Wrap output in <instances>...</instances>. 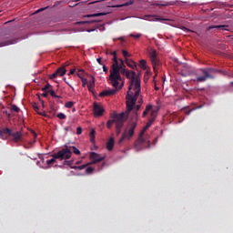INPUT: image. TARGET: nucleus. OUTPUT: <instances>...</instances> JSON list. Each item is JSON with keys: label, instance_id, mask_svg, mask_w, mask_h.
Wrapping results in <instances>:
<instances>
[{"label": "nucleus", "instance_id": "nucleus-1", "mask_svg": "<svg viewBox=\"0 0 233 233\" xmlns=\"http://www.w3.org/2000/svg\"><path fill=\"white\" fill-rule=\"evenodd\" d=\"M121 74L129 79L128 91L127 95L126 96V105L127 112H130L134 105H136V102L139 97V94H141V78L137 76L135 71H130L128 69H122Z\"/></svg>", "mask_w": 233, "mask_h": 233}, {"label": "nucleus", "instance_id": "nucleus-2", "mask_svg": "<svg viewBox=\"0 0 233 233\" xmlns=\"http://www.w3.org/2000/svg\"><path fill=\"white\" fill-rule=\"evenodd\" d=\"M114 125H116V134L119 136V134H121V128H123L125 125V113H115L112 119H109L106 123L107 128H112Z\"/></svg>", "mask_w": 233, "mask_h": 233}, {"label": "nucleus", "instance_id": "nucleus-3", "mask_svg": "<svg viewBox=\"0 0 233 233\" xmlns=\"http://www.w3.org/2000/svg\"><path fill=\"white\" fill-rule=\"evenodd\" d=\"M109 80L112 86L117 87L119 81H121V74H119V62L117 56L113 57L112 70L110 71Z\"/></svg>", "mask_w": 233, "mask_h": 233}, {"label": "nucleus", "instance_id": "nucleus-4", "mask_svg": "<svg viewBox=\"0 0 233 233\" xmlns=\"http://www.w3.org/2000/svg\"><path fill=\"white\" fill-rule=\"evenodd\" d=\"M210 72H218V70L212 67L199 69L197 73L198 77L193 79L194 83H205L207 79H214V76L210 75Z\"/></svg>", "mask_w": 233, "mask_h": 233}, {"label": "nucleus", "instance_id": "nucleus-5", "mask_svg": "<svg viewBox=\"0 0 233 233\" xmlns=\"http://www.w3.org/2000/svg\"><path fill=\"white\" fill-rule=\"evenodd\" d=\"M136 127H137V122H131L125 127L124 132L122 133V137L118 140V145H121L123 141H129V139L134 137Z\"/></svg>", "mask_w": 233, "mask_h": 233}, {"label": "nucleus", "instance_id": "nucleus-6", "mask_svg": "<svg viewBox=\"0 0 233 233\" xmlns=\"http://www.w3.org/2000/svg\"><path fill=\"white\" fill-rule=\"evenodd\" d=\"M52 157H55V159H60V161L65 159V165H68L69 162L67 160L72 157V151L68 145H65V147L57 153L53 154Z\"/></svg>", "mask_w": 233, "mask_h": 233}, {"label": "nucleus", "instance_id": "nucleus-7", "mask_svg": "<svg viewBox=\"0 0 233 233\" xmlns=\"http://www.w3.org/2000/svg\"><path fill=\"white\" fill-rule=\"evenodd\" d=\"M156 117H157V110H151L150 113V118L148 119L147 123L146 124V127H144L143 130L140 132L139 134V141H141V143H143V136H145V132H147V130H148V128H150L153 125V123L156 121Z\"/></svg>", "mask_w": 233, "mask_h": 233}, {"label": "nucleus", "instance_id": "nucleus-8", "mask_svg": "<svg viewBox=\"0 0 233 233\" xmlns=\"http://www.w3.org/2000/svg\"><path fill=\"white\" fill-rule=\"evenodd\" d=\"M149 59L152 63V66L154 69V73H155V76L154 79H156V77L157 76V66H159V65H161V63L159 62V58H157V51H156V49H153L151 52H149Z\"/></svg>", "mask_w": 233, "mask_h": 233}, {"label": "nucleus", "instance_id": "nucleus-9", "mask_svg": "<svg viewBox=\"0 0 233 233\" xmlns=\"http://www.w3.org/2000/svg\"><path fill=\"white\" fill-rule=\"evenodd\" d=\"M26 132L23 130L12 132L11 137L13 143H25V137H26Z\"/></svg>", "mask_w": 233, "mask_h": 233}, {"label": "nucleus", "instance_id": "nucleus-10", "mask_svg": "<svg viewBox=\"0 0 233 233\" xmlns=\"http://www.w3.org/2000/svg\"><path fill=\"white\" fill-rule=\"evenodd\" d=\"M90 159L93 161L89 163V165H96V163H101V161H105V157H101L99 154L92 152L90 154Z\"/></svg>", "mask_w": 233, "mask_h": 233}, {"label": "nucleus", "instance_id": "nucleus-11", "mask_svg": "<svg viewBox=\"0 0 233 233\" xmlns=\"http://www.w3.org/2000/svg\"><path fill=\"white\" fill-rule=\"evenodd\" d=\"M93 112L96 117H100V116H103L105 108H103V106L94 103Z\"/></svg>", "mask_w": 233, "mask_h": 233}, {"label": "nucleus", "instance_id": "nucleus-12", "mask_svg": "<svg viewBox=\"0 0 233 233\" xmlns=\"http://www.w3.org/2000/svg\"><path fill=\"white\" fill-rule=\"evenodd\" d=\"M117 86H119V85H117ZM117 86L116 87L114 86V89H106V90L102 91L99 94V96L100 97H108L109 96L116 95V93L117 92Z\"/></svg>", "mask_w": 233, "mask_h": 233}, {"label": "nucleus", "instance_id": "nucleus-13", "mask_svg": "<svg viewBox=\"0 0 233 233\" xmlns=\"http://www.w3.org/2000/svg\"><path fill=\"white\" fill-rule=\"evenodd\" d=\"M12 129L5 127V128H2L0 129V137L2 139H6V137H10V136H12Z\"/></svg>", "mask_w": 233, "mask_h": 233}, {"label": "nucleus", "instance_id": "nucleus-14", "mask_svg": "<svg viewBox=\"0 0 233 233\" xmlns=\"http://www.w3.org/2000/svg\"><path fill=\"white\" fill-rule=\"evenodd\" d=\"M216 28L217 30H228V25H210L208 27V31L214 30Z\"/></svg>", "mask_w": 233, "mask_h": 233}, {"label": "nucleus", "instance_id": "nucleus-15", "mask_svg": "<svg viewBox=\"0 0 233 233\" xmlns=\"http://www.w3.org/2000/svg\"><path fill=\"white\" fill-rule=\"evenodd\" d=\"M81 74H85V70L81 69L78 71L77 76L82 81V86L85 88L86 85H88V80L81 76Z\"/></svg>", "mask_w": 233, "mask_h": 233}, {"label": "nucleus", "instance_id": "nucleus-16", "mask_svg": "<svg viewBox=\"0 0 233 233\" xmlns=\"http://www.w3.org/2000/svg\"><path fill=\"white\" fill-rule=\"evenodd\" d=\"M116 144V140H114V137H110L109 140L106 142V149L111 152V150H114V145Z\"/></svg>", "mask_w": 233, "mask_h": 233}, {"label": "nucleus", "instance_id": "nucleus-17", "mask_svg": "<svg viewBox=\"0 0 233 233\" xmlns=\"http://www.w3.org/2000/svg\"><path fill=\"white\" fill-rule=\"evenodd\" d=\"M172 5H174V2L160 1L153 4V6H172Z\"/></svg>", "mask_w": 233, "mask_h": 233}, {"label": "nucleus", "instance_id": "nucleus-18", "mask_svg": "<svg viewBox=\"0 0 233 233\" xmlns=\"http://www.w3.org/2000/svg\"><path fill=\"white\" fill-rule=\"evenodd\" d=\"M140 108H141V105L138 104V105L136 106V102H135V105L133 106L132 109L130 111H128L127 109L126 113L129 114V113L132 112V110H135V117H136V119H137V110H140Z\"/></svg>", "mask_w": 233, "mask_h": 233}, {"label": "nucleus", "instance_id": "nucleus-19", "mask_svg": "<svg viewBox=\"0 0 233 233\" xmlns=\"http://www.w3.org/2000/svg\"><path fill=\"white\" fill-rule=\"evenodd\" d=\"M96 86V78L92 76V82L87 84V88L89 92H94V87Z\"/></svg>", "mask_w": 233, "mask_h": 233}, {"label": "nucleus", "instance_id": "nucleus-20", "mask_svg": "<svg viewBox=\"0 0 233 233\" xmlns=\"http://www.w3.org/2000/svg\"><path fill=\"white\" fill-rule=\"evenodd\" d=\"M94 23H99V20L93 19L89 21H80L77 22L76 25H94Z\"/></svg>", "mask_w": 233, "mask_h": 233}, {"label": "nucleus", "instance_id": "nucleus-21", "mask_svg": "<svg viewBox=\"0 0 233 233\" xmlns=\"http://www.w3.org/2000/svg\"><path fill=\"white\" fill-rule=\"evenodd\" d=\"M152 107H153L152 105H150V104L147 105L142 114V117H147V116H148V112H150L152 110Z\"/></svg>", "mask_w": 233, "mask_h": 233}, {"label": "nucleus", "instance_id": "nucleus-22", "mask_svg": "<svg viewBox=\"0 0 233 233\" xmlns=\"http://www.w3.org/2000/svg\"><path fill=\"white\" fill-rule=\"evenodd\" d=\"M69 148L71 150V153L73 152V154H76V156L81 155V151L77 147H76V146H69Z\"/></svg>", "mask_w": 233, "mask_h": 233}, {"label": "nucleus", "instance_id": "nucleus-23", "mask_svg": "<svg viewBox=\"0 0 233 233\" xmlns=\"http://www.w3.org/2000/svg\"><path fill=\"white\" fill-rule=\"evenodd\" d=\"M56 74L61 76H65V74H66V68L65 67V66L56 69Z\"/></svg>", "mask_w": 233, "mask_h": 233}, {"label": "nucleus", "instance_id": "nucleus-24", "mask_svg": "<svg viewBox=\"0 0 233 233\" xmlns=\"http://www.w3.org/2000/svg\"><path fill=\"white\" fill-rule=\"evenodd\" d=\"M50 96H52V97H55L56 99H57L58 103H63V101L59 100L61 99L60 96L56 95V91L55 90H48Z\"/></svg>", "mask_w": 233, "mask_h": 233}, {"label": "nucleus", "instance_id": "nucleus-25", "mask_svg": "<svg viewBox=\"0 0 233 233\" xmlns=\"http://www.w3.org/2000/svg\"><path fill=\"white\" fill-rule=\"evenodd\" d=\"M89 137H90L91 143H96V129H91L89 133Z\"/></svg>", "mask_w": 233, "mask_h": 233}, {"label": "nucleus", "instance_id": "nucleus-26", "mask_svg": "<svg viewBox=\"0 0 233 233\" xmlns=\"http://www.w3.org/2000/svg\"><path fill=\"white\" fill-rule=\"evenodd\" d=\"M126 65L127 66H129V68H136V62L132 61V60H129V59H126Z\"/></svg>", "mask_w": 233, "mask_h": 233}, {"label": "nucleus", "instance_id": "nucleus-27", "mask_svg": "<svg viewBox=\"0 0 233 233\" xmlns=\"http://www.w3.org/2000/svg\"><path fill=\"white\" fill-rule=\"evenodd\" d=\"M15 40H7L0 43V46H8V45H14Z\"/></svg>", "mask_w": 233, "mask_h": 233}, {"label": "nucleus", "instance_id": "nucleus-28", "mask_svg": "<svg viewBox=\"0 0 233 233\" xmlns=\"http://www.w3.org/2000/svg\"><path fill=\"white\" fill-rule=\"evenodd\" d=\"M106 14L105 13H96V14H91V15H86L84 17H101V15H106Z\"/></svg>", "mask_w": 233, "mask_h": 233}, {"label": "nucleus", "instance_id": "nucleus-29", "mask_svg": "<svg viewBox=\"0 0 233 233\" xmlns=\"http://www.w3.org/2000/svg\"><path fill=\"white\" fill-rule=\"evenodd\" d=\"M89 164H85V165H82V166H74L72 167V168H74V170H84V168H86V167H88Z\"/></svg>", "mask_w": 233, "mask_h": 233}, {"label": "nucleus", "instance_id": "nucleus-30", "mask_svg": "<svg viewBox=\"0 0 233 233\" xmlns=\"http://www.w3.org/2000/svg\"><path fill=\"white\" fill-rule=\"evenodd\" d=\"M130 5H134V0H129L122 5H116V8H121L123 6H130Z\"/></svg>", "mask_w": 233, "mask_h": 233}, {"label": "nucleus", "instance_id": "nucleus-31", "mask_svg": "<svg viewBox=\"0 0 233 233\" xmlns=\"http://www.w3.org/2000/svg\"><path fill=\"white\" fill-rule=\"evenodd\" d=\"M139 66L142 68V70H147V60H140L139 61Z\"/></svg>", "mask_w": 233, "mask_h": 233}, {"label": "nucleus", "instance_id": "nucleus-32", "mask_svg": "<svg viewBox=\"0 0 233 233\" xmlns=\"http://www.w3.org/2000/svg\"><path fill=\"white\" fill-rule=\"evenodd\" d=\"M51 87H52V85L47 84L44 87H42V92H48V90H52L50 89Z\"/></svg>", "mask_w": 233, "mask_h": 233}, {"label": "nucleus", "instance_id": "nucleus-33", "mask_svg": "<svg viewBox=\"0 0 233 233\" xmlns=\"http://www.w3.org/2000/svg\"><path fill=\"white\" fill-rule=\"evenodd\" d=\"M182 110L184 111L185 114H187V116H190V113H191L192 110H194V109H189V107L187 106V107L182 108Z\"/></svg>", "mask_w": 233, "mask_h": 233}, {"label": "nucleus", "instance_id": "nucleus-34", "mask_svg": "<svg viewBox=\"0 0 233 233\" xmlns=\"http://www.w3.org/2000/svg\"><path fill=\"white\" fill-rule=\"evenodd\" d=\"M11 110L13 111V112H16V113H18L21 109L17 106H15V105H11Z\"/></svg>", "mask_w": 233, "mask_h": 233}, {"label": "nucleus", "instance_id": "nucleus-35", "mask_svg": "<svg viewBox=\"0 0 233 233\" xmlns=\"http://www.w3.org/2000/svg\"><path fill=\"white\" fill-rule=\"evenodd\" d=\"M153 17H155V19H149V21H167V19L165 18H160L157 15H154Z\"/></svg>", "mask_w": 233, "mask_h": 233}, {"label": "nucleus", "instance_id": "nucleus-36", "mask_svg": "<svg viewBox=\"0 0 233 233\" xmlns=\"http://www.w3.org/2000/svg\"><path fill=\"white\" fill-rule=\"evenodd\" d=\"M120 61V65L118 66H119V72L120 70H125V63L123 62V59H119Z\"/></svg>", "mask_w": 233, "mask_h": 233}, {"label": "nucleus", "instance_id": "nucleus-37", "mask_svg": "<svg viewBox=\"0 0 233 233\" xmlns=\"http://www.w3.org/2000/svg\"><path fill=\"white\" fill-rule=\"evenodd\" d=\"M66 108H72L74 106V102L69 101L65 104Z\"/></svg>", "mask_w": 233, "mask_h": 233}, {"label": "nucleus", "instance_id": "nucleus-38", "mask_svg": "<svg viewBox=\"0 0 233 233\" xmlns=\"http://www.w3.org/2000/svg\"><path fill=\"white\" fill-rule=\"evenodd\" d=\"M56 117H58V119H66V115H65L63 113H58L56 115Z\"/></svg>", "mask_w": 233, "mask_h": 233}, {"label": "nucleus", "instance_id": "nucleus-39", "mask_svg": "<svg viewBox=\"0 0 233 233\" xmlns=\"http://www.w3.org/2000/svg\"><path fill=\"white\" fill-rule=\"evenodd\" d=\"M56 159H57V158L53 157V158L47 160L46 165H54V163H56Z\"/></svg>", "mask_w": 233, "mask_h": 233}, {"label": "nucleus", "instance_id": "nucleus-40", "mask_svg": "<svg viewBox=\"0 0 233 233\" xmlns=\"http://www.w3.org/2000/svg\"><path fill=\"white\" fill-rule=\"evenodd\" d=\"M122 54L126 59H127V57H130V54L127 50H122Z\"/></svg>", "mask_w": 233, "mask_h": 233}, {"label": "nucleus", "instance_id": "nucleus-41", "mask_svg": "<svg viewBox=\"0 0 233 233\" xmlns=\"http://www.w3.org/2000/svg\"><path fill=\"white\" fill-rule=\"evenodd\" d=\"M129 37H135V39H139V37H141V34H137V35L130 34Z\"/></svg>", "mask_w": 233, "mask_h": 233}, {"label": "nucleus", "instance_id": "nucleus-42", "mask_svg": "<svg viewBox=\"0 0 233 233\" xmlns=\"http://www.w3.org/2000/svg\"><path fill=\"white\" fill-rule=\"evenodd\" d=\"M190 67H188V66L187 65H183L182 66V72H188Z\"/></svg>", "mask_w": 233, "mask_h": 233}, {"label": "nucleus", "instance_id": "nucleus-43", "mask_svg": "<svg viewBox=\"0 0 233 233\" xmlns=\"http://www.w3.org/2000/svg\"><path fill=\"white\" fill-rule=\"evenodd\" d=\"M76 134L77 136H81V134H83V128H81V127H78L76 128Z\"/></svg>", "mask_w": 233, "mask_h": 233}, {"label": "nucleus", "instance_id": "nucleus-44", "mask_svg": "<svg viewBox=\"0 0 233 233\" xmlns=\"http://www.w3.org/2000/svg\"><path fill=\"white\" fill-rule=\"evenodd\" d=\"M86 174H92V172H94V167H87L86 169Z\"/></svg>", "mask_w": 233, "mask_h": 233}, {"label": "nucleus", "instance_id": "nucleus-45", "mask_svg": "<svg viewBox=\"0 0 233 233\" xmlns=\"http://www.w3.org/2000/svg\"><path fill=\"white\" fill-rule=\"evenodd\" d=\"M33 108L35 110V112L38 113L39 112V106H37V104H33Z\"/></svg>", "mask_w": 233, "mask_h": 233}, {"label": "nucleus", "instance_id": "nucleus-46", "mask_svg": "<svg viewBox=\"0 0 233 233\" xmlns=\"http://www.w3.org/2000/svg\"><path fill=\"white\" fill-rule=\"evenodd\" d=\"M57 76H59V75H58L57 72L56 71L55 73H53V74L51 75L50 79H56V77H57Z\"/></svg>", "mask_w": 233, "mask_h": 233}, {"label": "nucleus", "instance_id": "nucleus-47", "mask_svg": "<svg viewBox=\"0 0 233 233\" xmlns=\"http://www.w3.org/2000/svg\"><path fill=\"white\" fill-rule=\"evenodd\" d=\"M37 114L39 116H44L45 117H46V113H45V111H38Z\"/></svg>", "mask_w": 233, "mask_h": 233}, {"label": "nucleus", "instance_id": "nucleus-48", "mask_svg": "<svg viewBox=\"0 0 233 233\" xmlns=\"http://www.w3.org/2000/svg\"><path fill=\"white\" fill-rule=\"evenodd\" d=\"M33 134H34L35 140L34 142H31L30 145H33L34 143H35V139H37V133L33 132Z\"/></svg>", "mask_w": 233, "mask_h": 233}, {"label": "nucleus", "instance_id": "nucleus-49", "mask_svg": "<svg viewBox=\"0 0 233 233\" xmlns=\"http://www.w3.org/2000/svg\"><path fill=\"white\" fill-rule=\"evenodd\" d=\"M48 91H45V93L42 94V97H48Z\"/></svg>", "mask_w": 233, "mask_h": 233}, {"label": "nucleus", "instance_id": "nucleus-50", "mask_svg": "<svg viewBox=\"0 0 233 233\" xmlns=\"http://www.w3.org/2000/svg\"><path fill=\"white\" fill-rule=\"evenodd\" d=\"M76 74V69H71L68 76H74Z\"/></svg>", "mask_w": 233, "mask_h": 233}, {"label": "nucleus", "instance_id": "nucleus-51", "mask_svg": "<svg viewBox=\"0 0 233 233\" xmlns=\"http://www.w3.org/2000/svg\"><path fill=\"white\" fill-rule=\"evenodd\" d=\"M103 71L106 74L108 72V67H106V66H103Z\"/></svg>", "mask_w": 233, "mask_h": 233}, {"label": "nucleus", "instance_id": "nucleus-52", "mask_svg": "<svg viewBox=\"0 0 233 233\" xmlns=\"http://www.w3.org/2000/svg\"><path fill=\"white\" fill-rule=\"evenodd\" d=\"M182 30H184V32H193L192 30L187 28V27H182Z\"/></svg>", "mask_w": 233, "mask_h": 233}, {"label": "nucleus", "instance_id": "nucleus-53", "mask_svg": "<svg viewBox=\"0 0 233 233\" xmlns=\"http://www.w3.org/2000/svg\"><path fill=\"white\" fill-rule=\"evenodd\" d=\"M111 56H113V57H117V52L116 51L112 52Z\"/></svg>", "mask_w": 233, "mask_h": 233}, {"label": "nucleus", "instance_id": "nucleus-54", "mask_svg": "<svg viewBox=\"0 0 233 233\" xmlns=\"http://www.w3.org/2000/svg\"><path fill=\"white\" fill-rule=\"evenodd\" d=\"M44 10H46V8H40L35 12V14H39V12H43Z\"/></svg>", "mask_w": 233, "mask_h": 233}, {"label": "nucleus", "instance_id": "nucleus-55", "mask_svg": "<svg viewBox=\"0 0 233 233\" xmlns=\"http://www.w3.org/2000/svg\"><path fill=\"white\" fill-rule=\"evenodd\" d=\"M96 61H97V64H98V65H101L102 58L99 57V58L96 59Z\"/></svg>", "mask_w": 233, "mask_h": 233}, {"label": "nucleus", "instance_id": "nucleus-56", "mask_svg": "<svg viewBox=\"0 0 233 233\" xmlns=\"http://www.w3.org/2000/svg\"><path fill=\"white\" fill-rule=\"evenodd\" d=\"M138 103H139L140 106L143 105V98H140V99L138 100Z\"/></svg>", "mask_w": 233, "mask_h": 233}, {"label": "nucleus", "instance_id": "nucleus-57", "mask_svg": "<svg viewBox=\"0 0 233 233\" xmlns=\"http://www.w3.org/2000/svg\"><path fill=\"white\" fill-rule=\"evenodd\" d=\"M5 114H6L7 117H11V115H10V113H8V112H5Z\"/></svg>", "mask_w": 233, "mask_h": 233}, {"label": "nucleus", "instance_id": "nucleus-58", "mask_svg": "<svg viewBox=\"0 0 233 233\" xmlns=\"http://www.w3.org/2000/svg\"><path fill=\"white\" fill-rule=\"evenodd\" d=\"M120 41H125V38L123 36L118 38Z\"/></svg>", "mask_w": 233, "mask_h": 233}, {"label": "nucleus", "instance_id": "nucleus-59", "mask_svg": "<svg viewBox=\"0 0 233 233\" xmlns=\"http://www.w3.org/2000/svg\"><path fill=\"white\" fill-rule=\"evenodd\" d=\"M64 80H65V83H66V85H70V84H68L66 78H64Z\"/></svg>", "mask_w": 233, "mask_h": 233}, {"label": "nucleus", "instance_id": "nucleus-60", "mask_svg": "<svg viewBox=\"0 0 233 233\" xmlns=\"http://www.w3.org/2000/svg\"><path fill=\"white\" fill-rule=\"evenodd\" d=\"M51 110H56V108L54 107V106H51Z\"/></svg>", "mask_w": 233, "mask_h": 233}, {"label": "nucleus", "instance_id": "nucleus-61", "mask_svg": "<svg viewBox=\"0 0 233 233\" xmlns=\"http://www.w3.org/2000/svg\"><path fill=\"white\" fill-rule=\"evenodd\" d=\"M155 90H159V87H157V86H155Z\"/></svg>", "mask_w": 233, "mask_h": 233}, {"label": "nucleus", "instance_id": "nucleus-62", "mask_svg": "<svg viewBox=\"0 0 233 233\" xmlns=\"http://www.w3.org/2000/svg\"><path fill=\"white\" fill-rule=\"evenodd\" d=\"M121 88H123V83H122L121 86L119 87V89H121Z\"/></svg>", "mask_w": 233, "mask_h": 233}, {"label": "nucleus", "instance_id": "nucleus-63", "mask_svg": "<svg viewBox=\"0 0 233 233\" xmlns=\"http://www.w3.org/2000/svg\"><path fill=\"white\" fill-rule=\"evenodd\" d=\"M78 1H81V0H75L76 3H77Z\"/></svg>", "mask_w": 233, "mask_h": 233}, {"label": "nucleus", "instance_id": "nucleus-64", "mask_svg": "<svg viewBox=\"0 0 233 233\" xmlns=\"http://www.w3.org/2000/svg\"><path fill=\"white\" fill-rule=\"evenodd\" d=\"M230 85H232V86H233V82H231V83H230Z\"/></svg>", "mask_w": 233, "mask_h": 233}]
</instances>
